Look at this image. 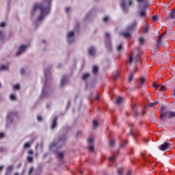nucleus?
<instances>
[{
	"mask_svg": "<svg viewBox=\"0 0 175 175\" xmlns=\"http://www.w3.org/2000/svg\"><path fill=\"white\" fill-rule=\"evenodd\" d=\"M159 87H161V85L157 84V82L154 81V88H155V90H158V88H159Z\"/></svg>",
	"mask_w": 175,
	"mask_h": 175,
	"instance_id": "7c9ffc66",
	"label": "nucleus"
},
{
	"mask_svg": "<svg viewBox=\"0 0 175 175\" xmlns=\"http://www.w3.org/2000/svg\"><path fill=\"white\" fill-rule=\"evenodd\" d=\"M57 157L60 159H62L64 158V152H59L57 153Z\"/></svg>",
	"mask_w": 175,
	"mask_h": 175,
	"instance_id": "cd10ccee",
	"label": "nucleus"
},
{
	"mask_svg": "<svg viewBox=\"0 0 175 175\" xmlns=\"http://www.w3.org/2000/svg\"><path fill=\"white\" fill-rule=\"evenodd\" d=\"M170 17L172 19L175 18V9L172 10V12H170Z\"/></svg>",
	"mask_w": 175,
	"mask_h": 175,
	"instance_id": "a211bd4d",
	"label": "nucleus"
},
{
	"mask_svg": "<svg viewBox=\"0 0 175 175\" xmlns=\"http://www.w3.org/2000/svg\"><path fill=\"white\" fill-rule=\"evenodd\" d=\"M118 77V72H116L114 74V76H113V80H116Z\"/></svg>",
	"mask_w": 175,
	"mask_h": 175,
	"instance_id": "a19ab883",
	"label": "nucleus"
},
{
	"mask_svg": "<svg viewBox=\"0 0 175 175\" xmlns=\"http://www.w3.org/2000/svg\"><path fill=\"white\" fill-rule=\"evenodd\" d=\"M24 148H29L31 147V144L29 142H27L23 146Z\"/></svg>",
	"mask_w": 175,
	"mask_h": 175,
	"instance_id": "473e14b6",
	"label": "nucleus"
},
{
	"mask_svg": "<svg viewBox=\"0 0 175 175\" xmlns=\"http://www.w3.org/2000/svg\"><path fill=\"white\" fill-rule=\"evenodd\" d=\"M80 135H81V131H78L77 133L76 137H79V136H80Z\"/></svg>",
	"mask_w": 175,
	"mask_h": 175,
	"instance_id": "603ef678",
	"label": "nucleus"
},
{
	"mask_svg": "<svg viewBox=\"0 0 175 175\" xmlns=\"http://www.w3.org/2000/svg\"><path fill=\"white\" fill-rule=\"evenodd\" d=\"M131 173H132V171H131V170H129L127 171L126 175H131Z\"/></svg>",
	"mask_w": 175,
	"mask_h": 175,
	"instance_id": "052dcab7",
	"label": "nucleus"
},
{
	"mask_svg": "<svg viewBox=\"0 0 175 175\" xmlns=\"http://www.w3.org/2000/svg\"><path fill=\"white\" fill-rule=\"evenodd\" d=\"M40 10V14L38 18V21H42L48 13H50V1H43L41 4H35L33 7V12Z\"/></svg>",
	"mask_w": 175,
	"mask_h": 175,
	"instance_id": "f257e3e1",
	"label": "nucleus"
},
{
	"mask_svg": "<svg viewBox=\"0 0 175 175\" xmlns=\"http://www.w3.org/2000/svg\"><path fill=\"white\" fill-rule=\"evenodd\" d=\"M57 116H55L52 120L51 129H54L57 126Z\"/></svg>",
	"mask_w": 175,
	"mask_h": 175,
	"instance_id": "1a4fd4ad",
	"label": "nucleus"
},
{
	"mask_svg": "<svg viewBox=\"0 0 175 175\" xmlns=\"http://www.w3.org/2000/svg\"><path fill=\"white\" fill-rule=\"evenodd\" d=\"M25 49H27V46L25 45H22L19 47V50L16 53V55H20V54H21V53L24 52V50H25Z\"/></svg>",
	"mask_w": 175,
	"mask_h": 175,
	"instance_id": "6e6552de",
	"label": "nucleus"
},
{
	"mask_svg": "<svg viewBox=\"0 0 175 175\" xmlns=\"http://www.w3.org/2000/svg\"><path fill=\"white\" fill-rule=\"evenodd\" d=\"M133 61V57H132V55H130L129 57L128 60H127V63L128 64H132Z\"/></svg>",
	"mask_w": 175,
	"mask_h": 175,
	"instance_id": "bb28decb",
	"label": "nucleus"
},
{
	"mask_svg": "<svg viewBox=\"0 0 175 175\" xmlns=\"http://www.w3.org/2000/svg\"><path fill=\"white\" fill-rule=\"evenodd\" d=\"M133 109L135 112L133 114V117H135V118H137V117H140L141 116H144V111H142V112L139 111V109H137V106L134 105Z\"/></svg>",
	"mask_w": 175,
	"mask_h": 175,
	"instance_id": "0eeeda50",
	"label": "nucleus"
},
{
	"mask_svg": "<svg viewBox=\"0 0 175 175\" xmlns=\"http://www.w3.org/2000/svg\"><path fill=\"white\" fill-rule=\"evenodd\" d=\"M148 28H149L148 25H146L144 26V27L143 28V32H144V33H147V32H148Z\"/></svg>",
	"mask_w": 175,
	"mask_h": 175,
	"instance_id": "aec40b11",
	"label": "nucleus"
},
{
	"mask_svg": "<svg viewBox=\"0 0 175 175\" xmlns=\"http://www.w3.org/2000/svg\"><path fill=\"white\" fill-rule=\"evenodd\" d=\"M141 156L144 158V161H147V158H148V154L146 152V151L141 152Z\"/></svg>",
	"mask_w": 175,
	"mask_h": 175,
	"instance_id": "9b49d317",
	"label": "nucleus"
},
{
	"mask_svg": "<svg viewBox=\"0 0 175 175\" xmlns=\"http://www.w3.org/2000/svg\"><path fill=\"white\" fill-rule=\"evenodd\" d=\"M3 137H5V134H3V133H0V139H3Z\"/></svg>",
	"mask_w": 175,
	"mask_h": 175,
	"instance_id": "3c124183",
	"label": "nucleus"
},
{
	"mask_svg": "<svg viewBox=\"0 0 175 175\" xmlns=\"http://www.w3.org/2000/svg\"><path fill=\"white\" fill-rule=\"evenodd\" d=\"M161 91H166V87L165 86H160Z\"/></svg>",
	"mask_w": 175,
	"mask_h": 175,
	"instance_id": "49530a36",
	"label": "nucleus"
},
{
	"mask_svg": "<svg viewBox=\"0 0 175 175\" xmlns=\"http://www.w3.org/2000/svg\"><path fill=\"white\" fill-rule=\"evenodd\" d=\"M8 66L5 65H1L0 66V70H7Z\"/></svg>",
	"mask_w": 175,
	"mask_h": 175,
	"instance_id": "b1692460",
	"label": "nucleus"
},
{
	"mask_svg": "<svg viewBox=\"0 0 175 175\" xmlns=\"http://www.w3.org/2000/svg\"><path fill=\"white\" fill-rule=\"evenodd\" d=\"M27 161H28V162L31 163V162H33V159L31 157H27Z\"/></svg>",
	"mask_w": 175,
	"mask_h": 175,
	"instance_id": "79ce46f5",
	"label": "nucleus"
},
{
	"mask_svg": "<svg viewBox=\"0 0 175 175\" xmlns=\"http://www.w3.org/2000/svg\"><path fill=\"white\" fill-rule=\"evenodd\" d=\"M28 154H29V155H32V154H33V150H29V151H28Z\"/></svg>",
	"mask_w": 175,
	"mask_h": 175,
	"instance_id": "8fccbe9b",
	"label": "nucleus"
},
{
	"mask_svg": "<svg viewBox=\"0 0 175 175\" xmlns=\"http://www.w3.org/2000/svg\"><path fill=\"white\" fill-rule=\"evenodd\" d=\"M3 151H5V148H0V152H3Z\"/></svg>",
	"mask_w": 175,
	"mask_h": 175,
	"instance_id": "680f3d73",
	"label": "nucleus"
},
{
	"mask_svg": "<svg viewBox=\"0 0 175 175\" xmlns=\"http://www.w3.org/2000/svg\"><path fill=\"white\" fill-rule=\"evenodd\" d=\"M13 116H14V112H9L7 115L8 120H9L10 117H13Z\"/></svg>",
	"mask_w": 175,
	"mask_h": 175,
	"instance_id": "a878e982",
	"label": "nucleus"
},
{
	"mask_svg": "<svg viewBox=\"0 0 175 175\" xmlns=\"http://www.w3.org/2000/svg\"><path fill=\"white\" fill-rule=\"evenodd\" d=\"M105 38H106V39H109V38H110V34H109V33H106Z\"/></svg>",
	"mask_w": 175,
	"mask_h": 175,
	"instance_id": "864d4df0",
	"label": "nucleus"
},
{
	"mask_svg": "<svg viewBox=\"0 0 175 175\" xmlns=\"http://www.w3.org/2000/svg\"><path fill=\"white\" fill-rule=\"evenodd\" d=\"M25 72V70H24V68H21V75H24Z\"/></svg>",
	"mask_w": 175,
	"mask_h": 175,
	"instance_id": "5fc2aeb1",
	"label": "nucleus"
},
{
	"mask_svg": "<svg viewBox=\"0 0 175 175\" xmlns=\"http://www.w3.org/2000/svg\"><path fill=\"white\" fill-rule=\"evenodd\" d=\"M132 3H133V2L132 1V0H122V2L120 3V6L123 10V12H124V13H126V12H128V10H126V6H131Z\"/></svg>",
	"mask_w": 175,
	"mask_h": 175,
	"instance_id": "39448f33",
	"label": "nucleus"
},
{
	"mask_svg": "<svg viewBox=\"0 0 175 175\" xmlns=\"http://www.w3.org/2000/svg\"><path fill=\"white\" fill-rule=\"evenodd\" d=\"M154 107V103H149L148 107Z\"/></svg>",
	"mask_w": 175,
	"mask_h": 175,
	"instance_id": "4d7b16f0",
	"label": "nucleus"
},
{
	"mask_svg": "<svg viewBox=\"0 0 175 175\" xmlns=\"http://www.w3.org/2000/svg\"><path fill=\"white\" fill-rule=\"evenodd\" d=\"M114 143H115L114 139H113V138L110 139L109 145H111V147H113V146H114Z\"/></svg>",
	"mask_w": 175,
	"mask_h": 175,
	"instance_id": "2f4dec72",
	"label": "nucleus"
},
{
	"mask_svg": "<svg viewBox=\"0 0 175 175\" xmlns=\"http://www.w3.org/2000/svg\"><path fill=\"white\" fill-rule=\"evenodd\" d=\"M128 142L125 141L122 145L121 147H124V146H126Z\"/></svg>",
	"mask_w": 175,
	"mask_h": 175,
	"instance_id": "13d9d810",
	"label": "nucleus"
},
{
	"mask_svg": "<svg viewBox=\"0 0 175 175\" xmlns=\"http://www.w3.org/2000/svg\"><path fill=\"white\" fill-rule=\"evenodd\" d=\"M74 40H70V39H69V40H68V43H72Z\"/></svg>",
	"mask_w": 175,
	"mask_h": 175,
	"instance_id": "e2e57ef3",
	"label": "nucleus"
},
{
	"mask_svg": "<svg viewBox=\"0 0 175 175\" xmlns=\"http://www.w3.org/2000/svg\"><path fill=\"white\" fill-rule=\"evenodd\" d=\"M135 62H137V61H141V59H140V55H139V54L137 55V57L136 58L134 59Z\"/></svg>",
	"mask_w": 175,
	"mask_h": 175,
	"instance_id": "c9c22d12",
	"label": "nucleus"
},
{
	"mask_svg": "<svg viewBox=\"0 0 175 175\" xmlns=\"http://www.w3.org/2000/svg\"><path fill=\"white\" fill-rule=\"evenodd\" d=\"M136 25H137V22L135 21L126 28V31L122 33V35L123 36V37H124L125 39L131 36V33H132L133 29L136 28Z\"/></svg>",
	"mask_w": 175,
	"mask_h": 175,
	"instance_id": "f03ea898",
	"label": "nucleus"
},
{
	"mask_svg": "<svg viewBox=\"0 0 175 175\" xmlns=\"http://www.w3.org/2000/svg\"><path fill=\"white\" fill-rule=\"evenodd\" d=\"M65 84H66V77L65 75H64L62 77V80H61V86L64 87V85H65Z\"/></svg>",
	"mask_w": 175,
	"mask_h": 175,
	"instance_id": "f8f14e48",
	"label": "nucleus"
},
{
	"mask_svg": "<svg viewBox=\"0 0 175 175\" xmlns=\"http://www.w3.org/2000/svg\"><path fill=\"white\" fill-rule=\"evenodd\" d=\"M98 67L96 66H93V68H92L93 74L96 75L98 73Z\"/></svg>",
	"mask_w": 175,
	"mask_h": 175,
	"instance_id": "dca6fc26",
	"label": "nucleus"
},
{
	"mask_svg": "<svg viewBox=\"0 0 175 175\" xmlns=\"http://www.w3.org/2000/svg\"><path fill=\"white\" fill-rule=\"evenodd\" d=\"M10 99L11 100H16V95H14V94H10Z\"/></svg>",
	"mask_w": 175,
	"mask_h": 175,
	"instance_id": "f704fd0d",
	"label": "nucleus"
},
{
	"mask_svg": "<svg viewBox=\"0 0 175 175\" xmlns=\"http://www.w3.org/2000/svg\"><path fill=\"white\" fill-rule=\"evenodd\" d=\"M117 159V156L116 154H113L112 157H109L110 162H114Z\"/></svg>",
	"mask_w": 175,
	"mask_h": 175,
	"instance_id": "4be33fe9",
	"label": "nucleus"
},
{
	"mask_svg": "<svg viewBox=\"0 0 175 175\" xmlns=\"http://www.w3.org/2000/svg\"><path fill=\"white\" fill-rule=\"evenodd\" d=\"M88 143H92L94 142V138L92 137H90L88 139Z\"/></svg>",
	"mask_w": 175,
	"mask_h": 175,
	"instance_id": "de8ad7c7",
	"label": "nucleus"
},
{
	"mask_svg": "<svg viewBox=\"0 0 175 175\" xmlns=\"http://www.w3.org/2000/svg\"><path fill=\"white\" fill-rule=\"evenodd\" d=\"M33 172V167H30L29 170V172H28V174L29 175H31L32 174V172Z\"/></svg>",
	"mask_w": 175,
	"mask_h": 175,
	"instance_id": "58836bf2",
	"label": "nucleus"
},
{
	"mask_svg": "<svg viewBox=\"0 0 175 175\" xmlns=\"http://www.w3.org/2000/svg\"><path fill=\"white\" fill-rule=\"evenodd\" d=\"M133 80V74L131 73V75L128 78V83H131Z\"/></svg>",
	"mask_w": 175,
	"mask_h": 175,
	"instance_id": "c756f323",
	"label": "nucleus"
},
{
	"mask_svg": "<svg viewBox=\"0 0 175 175\" xmlns=\"http://www.w3.org/2000/svg\"><path fill=\"white\" fill-rule=\"evenodd\" d=\"M167 33V31H164L161 36H159L158 40L157 41L156 45L154 46V52L157 53V51H159L161 49V46L162 44H163V40H162V38Z\"/></svg>",
	"mask_w": 175,
	"mask_h": 175,
	"instance_id": "7ed1b4c3",
	"label": "nucleus"
},
{
	"mask_svg": "<svg viewBox=\"0 0 175 175\" xmlns=\"http://www.w3.org/2000/svg\"><path fill=\"white\" fill-rule=\"evenodd\" d=\"M37 120L38 121H42L43 119L42 118V116H38Z\"/></svg>",
	"mask_w": 175,
	"mask_h": 175,
	"instance_id": "6e6d98bb",
	"label": "nucleus"
},
{
	"mask_svg": "<svg viewBox=\"0 0 175 175\" xmlns=\"http://www.w3.org/2000/svg\"><path fill=\"white\" fill-rule=\"evenodd\" d=\"M118 174L119 175H122V169H118Z\"/></svg>",
	"mask_w": 175,
	"mask_h": 175,
	"instance_id": "37998d69",
	"label": "nucleus"
},
{
	"mask_svg": "<svg viewBox=\"0 0 175 175\" xmlns=\"http://www.w3.org/2000/svg\"><path fill=\"white\" fill-rule=\"evenodd\" d=\"M0 27L1 28H3V27H6V23H5L4 22H2L0 23Z\"/></svg>",
	"mask_w": 175,
	"mask_h": 175,
	"instance_id": "c03bdc74",
	"label": "nucleus"
},
{
	"mask_svg": "<svg viewBox=\"0 0 175 175\" xmlns=\"http://www.w3.org/2000/svg\"><path fill=\"white\" fill-rule=\"evenodd\" d=\"M103 21L105 23H106V21H109V16H105L103 18Z\"/></svg>",
	"mask_w": 175,
	"mask_h": 175,
	"instance_id": "09e8293b",
	"label": "nucleus"
},
{
	"mask_svg": "<svg viewBox=\"0 0 175 175\" xmlns=\"http://www.w3.org/2000/svg\"><path fill=\"white\" fill-rule=\"evenodd\" d=\"M169 111H170L161 112V118L162 120H163V118L166 117V116H167V114H169Z\"/></svg>",
	"mask_w": 175,
	"mask_h": 175,
	"instance_id": "f3484780",
	"label": "nucleus"
},
{
	"mask_svg": "<svg viewBox=\"0 0 175 175\" xmlns=\"http://www.w3.org/2000/svg\"><path fill=\"white\" fill-rule=\"evenodd\" d=\"M168 113L169 118H175V111H170Z\"/></svg>",
	"mask_w": 175,
	"mask_h": 175,
	"instance_id": "ddd939ff",
	"label": "nucleus"
},
{
	"mask_svg": "<svg viewBox=\"0 0 175 175\" xmlns=\"http://www.w3.org/2000/svg\"><path fill=\"white\" fill-rule=\"evenodd\" d=\"M158 103H159V102L155 101V102L154 103V105L155 106V105H158Z\"/></svg>",
	"mask_w": 175,
	"mask_h": 175,
	"instance_id": "0e129e2a",
	"label": "nucleus"
},
{
	"mask_svg": "<svg viewBox=\"0 0 175 175\" xmlns=\"http://www.w3.org/2000/svg\"><path fill=\"white\" fill-rule=\"evenodd\" d=\"M88 53L90 55H94L95 54V48L94 46L89 48Z\"/></svg>",
	"mask_w": 175,
	"mask_h": 175,
	"instance_id": "9d476101",
	"label": "nucleus"
},
{
	"mask_svg": "<svg viewBox=\"0 0 175 175\" xmlns=\"http://www.w3.org/2000/svg\"><path fill=\"white\" fill-rule=\"evenodd\" d=\"M65 10H66V12L68 13V12H69V10H70V8L69 7H66Z\"/></svg>",
	"mask_w": 175,
	"mask_h": 175,
	"instance_id": "bf43d9fd",
	"label": "nucleus"
},
{
	"mask_svg": "<svg viewBox=\"0 0 175 175\" xmlns=\"http://www.w3.org/2000/svg\"><path fill=\"white\" fill-rule=\"evenodd\" d=\"M137 2H144V0H137Z\"/></svg>",
	"mask_w": 175,
	"mask_h": 175,
	"instance_id": "338daca9",
	"label": "nucleus"
},
{
	"mask_svg": "<svg viewBox=\"0 0 175 175\" xmlns=\"http://www.w3.org/2000/svg\"><path fill=\"white\" fill-rule=\"evenodd\" d=\"M3 169V165H1L0 166V172Z\"/></svg>",
	"mask_w": 175,
	"mask_h": 175,
	"instance_id": "69168bd1",
	"label": "nucleus"
},
{
	"mask_svg": "<svg viewBox=\"0 0 175 175\" xmlns=\"http://www.w3.org/2000/svg\"><path fill=\"white\" fill-rule=\"evenodd\" d=\"M122 44H119L118 46H117V51H120V50H122Z\"/></svg>",
	"mask_w": 175,
	"mask_h": 175,
	"instance_id": "e433bc0d",
	"label": "nucleus"
},
{
	"mask_svg": "<svg viewBox=\"0 0 175 175\" xmlns=\"http://www.w3.org/2000/svg\"><path fill=\"white\" fill-rule=\"evenodd\" d=\"M139 16L140 17H144L146 16V10H142L139 12Z\"/></svg>",
	"mask_w": 175,
	"mask_h": 175,
	"instance_id": "5701e85b",
	"label": "nucleus"
},
{
	"mask_svg": "<svg viewBox=\"0 0 175 175\" xmlns=\"http://www.w3.org/2000/svg\"><path fill=\"white\" fill-rule=\"evenodd\" d=\"M173 95H174V96H175V89L174 90Z\"/></svg>",
	"mask_w": 175,
	"mask_h": 175,
	"instance_id": "774afa93",
	"label": "nucleus"
},
{
	"mask_svg": "<svg viewBox=\"0 0 175 175\" xmlns=\"http://www.w3.org/2000/svg\"><path fill=\"white\" fill-rule=\"evenodd\" d=\"M65 140H66V138L65 137V135H63L58 141H54L52 144H51L50 147H55V146L62 147V146L65 144Z\"/></svg>",
	"mask_w": 175,
	"mask_h": 175,
	"instance_id": "20e7f679",
	"label": "nucleus"
},
{
	"mask_svg": "<svg viewBox=\"0 0 175 175\" xmlns=\"http://www.w3.org/2000/svg\"><path fill=\"white\" fill-rule=\"evenodd\" d=\"M146 81V79L144 77L140 78L139 79V88L143 86V84H144V82Z\"/></svg>",
	"mask_w": 175,
	"mask_h": 175,
	"instance_id": "4468645a",
	"label": "nucleus"
},
{
	"mask_svg": "<svg viewBox=\"0 0 175 175\" xmlns=\"http://www.w3.org/2000/svg\"><path fill=\"white\" fill-rule=\"evenodd\" d=\"M98 121L94 120L93 121V128H94V129H95V128H98Z\"/></svg>",
	"mask_w": 175,
	"mask_h": 175,
	"instance_id": "393cba45",
	"label": "nucleus"
},
{
	"mask_svg": "<svg viewBox=\"0 0 175 175\" xmlns=\"http://www.w3.org/2000/svg\"><path fill=\"white\" fill-rule=\"evenodd\" d=\"M138 42L139 44H144L145 43L144 38H143L142 37L138 38Z\"/></svg>",
	"mask_w": 175,
	"mask_h": 175,
	"instance_id": "412c9836",
	"label": "nucleus"
},
{
	"mask_svg": "<svg viewBox=\"0 0 175 175\" xmlns=\"http://www.w3.org/2000/svg\"><path fill=\"white\" fill-rule=\"evenodd\" d=\"M88 150H89V151H90V152H93L94 148V146H90L88 147Z\"/></svg>",
	"mask_w": 175,
	"mask_h": 175,
	"instance_id": "4c0bfd02",
	"label": "nucleus"
},
{
	"mask_svg": "<svg viewBox=\"0 0 175 175\" xmlns=\"http://www.w3.org/2000/svg\"><path fill=\"white\" fill-rule=\"evenodd\" d=\"M14 90H20V85L18 84L14 85Z\"/></svg>",
	"mask_w": 175,
	"mask_h": 175,
	"instance_id": "ea45409f",
	"label": "nucleus"
},
{
	"mask_svg": "<svg viewBox=\"0 0 175 175\" xmlns=\"http://www.w3.org/2000/svg\"><path fill=\"white\" fill-rule=\"evenodd\" d=\"M122 102V97H118L116 98V100L115 102L116 105H120Z\"/></svg>",
	"mask_w": 175,
	"mask_h": 175,
	"instance_id": "2eb2a0df",
	"label": "nucleus"
},
{
	"mask_svg": "<svg viewBox=\"0 0 175 175\" xmlns=\"http://www.w3.org/2000/svg\"><path fill=\"white\" fill-rule=\"evenodd\" d=\"M13 169V165H9L7 168L8 172H10Z\"/></svg>",
	"mask_w": 175,
	"mask_h": 175,
	"instance_id": "a18cd8bd",
	"label": "nucleus"
},
{
	"mask_svg": "<svg viewBox=\"0 0 175 175\" xmlns=\"http://www.w3.org/2000/svg\"><path fill=\"white\" fill-rule=\"evenodd\" d=\"M75 33L73 31H69L68 33V38H73Z\"/></svg>",
	"mask_w": 175,
	"mask_h": 175,
	"instance_id": "c85d7f7f",
	"label": "nucleus"
},
{
	"mask_svg": "<svg viewBox=\"0 0 175 175\" xmlns=\"http://www.w3.org/2000/svg\"><path fill=\"white\" fill-rule=\"evenodd\" d=\"M90 77V74L89 73H85L82 75V80H87Z\"/></svg>",
	"mask_w": 175,
	"mask_h": 175,
	"instance_id": "6ab92c4d",
	"label": "nucleus"
},
{
	"mask_svg": "<svg viewBox=\"0 0 175 175\" xmlns=\"http://www.w3.org/2000/svg\"><path fill=\"white\" fill-rule=\"evenodd\" d=\"M154 21H159V14L154 16Z\"/></svg>",
	"mask_w": 175,
	"mask_h": 175,
	"instance_id": "72a5a7b5",
	"label": "nucleus"
},
{
	"mask_svg": "<svg viewBox=\"0 0 175 175\" xmlns=\"http://www.w3.org/2000/svg\"><path fill=\"white\" fill-rule=\"evenodd\" d=\"M171 148L172 144L167 142H165L163 144L159 146V150H160V151H170Z\"/></svg>",
	"mask_w": 175,
	"mask_h": 175,
	"instance_id": "423d86ee",
	"label": "nucleus"
}]
</instances>
